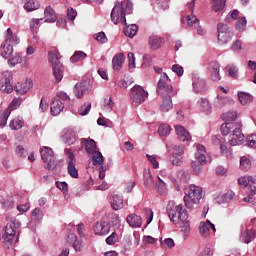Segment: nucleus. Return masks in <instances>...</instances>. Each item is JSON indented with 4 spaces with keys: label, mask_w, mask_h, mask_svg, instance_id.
I'll return each instance as SVG.
<instances>
[{
    "label": "nucleus",
    "mask_w": 256,
    "mask_h": 256,
    "mask_svg": "<svg viewBox=\"0 0 256 256\" xmlns=\"http://www.w3.org/2000/svg\"><path fill=\"white\" fill-rule=\"evenodd\" d=\"M197 106L199 108V111H201V113H204V115H211V113L213 112L211 102H209V99L207 98H200L197 101Z\"/></svg>",
    "instance_id": "nucleus-16"
},
{
    "label": "nucleus",
    "mask_w": 256,
    "mask_h": 256,
    "mask_svg": "<svg viewBox=\"0 0 256 256\" xmlns=\"http://www.w3.org/2000/svg\"><path fill=\"white\" fill-rule=\"evenodd\" d=\"M85 59H87V53H85L83 51H76L70 57L71 63H79V61H84Z\"/></svg>",
    "instance_id": "nucleus-39"
},
{
    "label": "nucleus",
    "mask_w": 256,
    "mask_h": 256,
    "mask_svg": "<svg viewBox=\"0 0 256 256\" xmlns=\"http://www.w3.org/2000/svg\"><path fill=\"white\" fill-rule=\"evenodd\" d=\"M240 169L241 171H249L251 169V160L246 156H242L240 159Z\"/></svg>",
    "instance_id": "nucleus-47"
},
{
    "label": "nucleus",
    "mask_w": 256,
    "mask_h": 256,
    "mask_svg": "<svg viewBox=\"0 0 256 256\" xmlns=\"http://www.w3.org/2000/svg\"><path fill=\"white\" fill-rule=\"evenodd\" d=\"M19 227H21V222L16 219L6 225L5 233L3 235L5 243H9L10 245L17 243L19 240V237L17 236V229H19Z\"/></svg>",
    "instance_id": "nucleus-7"
},
{
    "label": "nucleus",
    "mask_w": 256,
    "mask_h": 256,
    "mask_svg": "<svg viewBox=\"0 0 256 256\" xmlns=\"http://www.w3.org/2000/svg\"><path fill=\"white\" fill-rule=\"evenodd\" d=\"M236 31H239V33H243L245 29H247V18L240 17L236 22Z\"/></svg>",
    "instance_id": "nucleus-44"
},
{
    "label": "nucleus",
    "mask_w": 256,
    "mask_h": 256,
    "mask_svg": "<svg viewBox=\"0 0 256 256\" xmlns=\"http://www.w3.org/2000/svg\"><path fill=\"white\" fill-rule=\"evenodd\" d=\"M224 119L226 123H241V122H236L237 120V112L235 111H229L224 114Z\"/></svg>",
    "instance_id": "nucleus-48"
},
{
    "label": "nucleus",
    "mask_w": 256,
    "mask_h": 256,
    "mask_svg": "<svg viewBox=\"0 0 256 256\" xmlns=\"http://www.w3.org/2000/svg\"><path fill=\"white\" fill-rule=\"evenodd\" d=\"M43 211H41V209L39 208H35L33 211H32V214H31V219L32 221H35L36 223H41V221L43 220Z\"/></svg>",
    "instance_id": "nucleus-46"
},
{
    "label": "nucleus",
    "mask_w": 256,
    "mask_h": 256,
    "mask_svg": "<svg viewBox=\"0 0 256 256\" xmlns=\"http://www.w3.org/2000/svg\"><path fill=\"white\" fill-rule=\"evenodd\" d=\"M68 175L72 177V179H78L79 178V170H77V167H75V163H77V160H68Z\"/></svg>",
    "instance_id": "nucleus-30"
},
{
    "label": "nucleus",
    "mask_w": 256,
    "mask_h": 256,
    "mask_svg": "<svg viewBox=\"0 0 256 256\" xmlns=\"http://www.w3.org/2000/svg\"><path fill=\"white\" fill-rule=\"evenodd\" d=\"M161 97H165V95L170 96V97H175L177 95V90L173 89V85L171 84H166L164 85V89L162 90Z\"/></svg>",
    "instance_id": "nucleus-41"
},
{
    "label": "nucleus",
    "mask_w": 256,
    "mask_h": 256,
    "mask_svg": "<svg viewBox=\"0 0 256 256\" xmlns=\"http://www.w3.org/2000/svg\"><path fill=\"white\" fill-rule=\"evenodd\" d=\"M167 215L173 225L181 223V231L185 235H189L191 225L189 224V215L187 210L183 208V204L175 205L174 201H170L166 207Z\"/></svg>",
    "instance_id": "nucleus-1"
},
{
    "label": "nucleus",
    "mask_w": 256,
    "mask_h": 256,
    "mask_svg": "<svg viewBox=\"0 0 256 256\" xmlns=\"http://www.w3.org/2000/svg\"><path fill=\"white\" fill-rule=\"evenodd\" d=\"M13 55V45L7 42H2L0 46V56L3 59H9Z\"/></svg>",
    "instance_id": "nucleus-21"
},
{
    "label": "nucleus",
    "mask_w": 256,
    "mask_h": 256,
    "mask_svg": "<svg viewBox=\"0 0 256 256\" xmlns=\"http://www.w3.org/2000/svg\"><path fill=\"white\" fill-rule=\"evenodd\" d=\"M227 0H212V9L215 13H219L225 10V4Z\"/></svg>",
    "instance_id": "nucleus-37"
},
{
    "label": "nucleus",
    "mask_w": 256,
    "mask_h": 256,
    "mask_svg": "<svg viewBox=\"0 0 256 256\" xmlns=\"http://www.w3.org/2000/svg\"><path fill=\"white\" fill-rule=\"evenodd\" d=\"M127 223L130 225V227L139 228L141 225H143V220L141 219V216H138L137 214H130L126 218Z\"/></svg>",
    "instance_id": "nucleus-24"
},
{
    "label": "nucleus",
    "mask_w": 256,
    "mask_h": 256,
    "mask_svg": "<svg viewBox=\"0 0 256 256\" xmlns=\"http://www.w3.org/2000/svg\"><path fill=\"white\" fill-rule=\"evenodd\" d=\"M137 31H138V27L136 24H131L124 27V34L126 35V37H130L131 39L132 37L137 35Z\"/></svg>",
    "instance_id": "nucleus-40"
},
{
    "label": "nucleus",
    "mask_w": 256,
    "mask_h": 256,
    "mask_svg": "<svg viewBox=\"0 0 256 256\" xmlns=\"http://www.w3.org/2000/svg\"><path fill=\"white\" fill-rule=\"evenodd\" d=\"M229 77L232 79H239V68L233 64H228L226 66Z\"/></svg>",
    "instance_id": "nucleus-42"
},
{
    "label": "nucleus",
    "mask_w": 256,
    "mask_h": 256,
    "mask_svg": "<svg viewBox=\"0 0 256 256\" xmlns=\"http://www.w3.org/2000/svg\"><path fill=\"white\" fill-rule=\"evenodd\" d=\"M178 179L181 181V183H187L191 179V176L189 173L185 172V170H179L177 173Z\"/></svg>",
    "instance_id": "nucleus-53"
},
{
    "label": "nucleus",
    "mask_w": 256,
    "mask_h": 256,
    "mask_svg": "<svg viewBox=\"0 0 256 256\" xmlns=\"http://www.w3.org/2000/svg\"><path fill=\"white\" fill-rule=\"evenodd\" d=\"M93 229L95 235H98L99 237H105L106 235H109L111 231V222L102 219L95 223Z\"/></svg>",
    "instance_id": "nucleus-13"
},
{
    "label": "nucleus",
    "mask_w": 256,
    "mask_h": 256,
    "mask_svg": "<svg viewBox=\"0 0 256 256\" xmlns=\"http://www.w3.org/2000/svg\"><path fill=\"white\" fill-rule=\"evenodd\" d=\"M144 185L145 187H153V176L149 170L144 171Z\"/></svg>",
    "instance_id": "nucleus-51"
},
{
    "label": "nucleus",
    "mask_w": 256,
    "mask_h": 256,
    "mask_svg": "<svg viewBox=\"0 0 256 256\" xmlns=\"http://www.w3.org/2000/svg\"><path fill=\"white\" fill-rule=\"evenodd\" d=\"M49 55V63L52 65L53 75L57 81V83L63 80V64L59 59H61V55L59 52H52L48 53Z\"/></svg>",
    "instance_id": "nucleus-6"
},
{
    "label": "nucleus",
    "mask_w": 256,
    "mask_h": 256,
    "mask_svg": "<svg viewBox=\"0 0 256 256\" xmlns=\"http://www.w3.org/2000/svg\"><path fill=\"white\" fill-rule=\"evenodd\" d=\"M113 107H115V103H113V98H111V96H107L106 98H104L102 104L103 111L111 113V111H113Z\"/></svg>",
    "instance_id": "nucleus-36"
},
{
    "label": "nucleus",
    "mask_w": 256,
    "mask_h": 256,
    "mask_svg": "<svg viewBox=\"0 0 256 256\" xmlns=\"http://www.w3.org/2000/svg\"><path fill=\"white\" fill-rule=\"evenodd\" d=\"M172 71L173 73H176L178 77H183V73H185V70L183 69V67L178 64H174L172 66Z\"/></svg>",
    "instance_id": "nucleus-62"
},
{
    "label": "nucleus",
    "mask_w": 256,
    "mask_h": 256,
    "mask_svg": "<svg viewBox=\"0 0 256 256\" xmlns=\"http://www.w3.org/2000/svg\"><path fill=\"white\" fill-rule=\"evenodd\" d=\"M217 33H218V43L219 45H227L233 39L235 33L231 27L227 26L223 23H218L217 25Z\"/></svg>",
    "instance_id": "nucleus-9"
},
{
    "label": "nucleus",
    "mask_w": 256,
    "mask_h": 256,
    "mask_svg": "<svg viewBox=\"0 0 256 256\" xmlns=\"http://www.w3.org/2000/svg\"><path fill=\"white\" fill-rule=\"evenodd\" d=\"M238 98L242 105H249L253 101V96L245 92L238 93Z\"/></svg>",
    "instance_id": "nucleus-43"
},
{
    "label": "nucleus",
    "mask_w": 256,
    "mask_h": 256,
    "mask_svg": "<svg viewBox=\"0 0 256 256\" xmlns=\"http://www.w3.org/2000/svg\"><path fill=\"white\" fill-rule=\"evenodd\" d=\"M13 73L11 71H4L0 73V91L3 93H13Z\"/></svg>",
    "instance_id": "nucleus-12"
},
{
    "label": "nucleus",
    "mask_w": 256,
    "mask_h": 256,
    "mask_svg": "<svg viewBox=\"0 0 256 256\" xmlns=\"http://www.w3.org/2000/svg\"><path fill=\"white\" fill-rule=\"evenodd\" d=\"M163 97V101L161 104V111H163L164 113H167V111H171V109H173V100L171 99V97L173 96H162Z\"/></svg>",
    "instance_id": "nucleus-35"
},
{
    "label": "nucleus",
    "mask_w": 256,
    "mask_h": 256,
    "mask_svg": "<svg viewBox=\"0 0 256 256\" xmlns=\"http://www.w3.org/2000/svg\"><path fill=\"white\" fill-rule=\"evenodd\" d=\"M33 88V81L31 79H26L24 82H18L14 89L18 95H25V93L29 92L30 89Z\"/></svg>",
    "instance_id": "nucleus-15"
},
{
    "label": "nucleus",
    "mask_w": 256,
    "mask_h": 256,
    "mask_svg": "<svg viewBox=\"0 0 256 256\" xmlns=\"http://www.w3.org/2000/svg\"><path fill=\"white\" fill-rule=\"evenodd\" d=\"M193 89L195 93H200V95H203L205 91H207V82L205 79L198 78L196 81L193 82Z\"/></svg>",
    "instance_id": "nucleus-23"
},
{
    "label": "nucleus",
    "mask_w": 256,
    "mask_h": 256,
    "mask_svg": "<svg viewBox=\"0 0 256 256\" xmlns=\"http://www.w3.org/2000/svg\"><path fill=\"white\" fill-rule=\"evenodd\" d=\"M125 61V55L122 53L116 54L112 59V67L115 71H119L121 67H123V63Z\"/></svg>",
    "instance_id": "nucleus-29"
},
{
    "label": "nucleus",
    "mask_w": 256,
    "mask_h": 256,
    "mask_svg": "<svg viewBox=\"0 0 256 256\" xmlns=\"http://www.w3.org/2000/svg\"><path fill=\"white\" fill-rule=\"evenodd\" d=\"M247 145L252 149H256V134H252L247 138Z\"/></svg>",
    "instance_id": "nucleus-64"
},
{
    "label": "nucleus",
    "mask_w": 256,
    "mask_h": 256,
    "mask_svg": "<svg viewBox=\"0 0 256 256\" xmlns=\"http://www.w3.org/2000/svg\"><path fill=\"white\" fill-rule=\"evenodd\" d=\"M256 238V231L255 229H246L243 232V226H241V239L243 243L249 245Z\"/></svg>",
    "instance_id": "nucleus-20"
},
{
    "label": "nucleus",
    "mask_w": 256,
    "mask_h": 256,
    "mask_svg": "<svg viewBox=\"0 0 256 256\" xmlns=\"http://www.w3.org/2000/svg\"><path fill=\"white\" fill-rule=\"evenodd\" d=\"M89 111H91V102L85 103L79 110V115L85 116L89 115Z\"/></svg>",
    "instance_id": "nucleus-58"
},
{
    "label": "nucleus",
    "mask_w": 256,
    "mask_h": 256,
    "mask_svg": "<svg viewBox=\"0 0 256 256\" xmlns=\"http://www.w3.org/2000/svg\"><path fill=\"white\" fill-rule=\"evenodd\" d=\"M175 131L178 135L179 141H191V135L183 128L181 125H176L175 126Z\"/></svg>",
    "instance_id": "nucleus-27"
},
{
    "label": "nucleus",
    "mask_w": 256,
    "mask_h": 256,
    "mask_svg": "<svg viewBox=\"0 0 256 256\" xmlns=\"http://www.w3.org/2000/svg\"><path fill=\"white\" fill-rule=\"evenodd\" d=\"M248 183L252 195H256V176H248Z\"/></svg>",
    "instance_id": "nucleus-55"
},
{
    "label": "nucleus",
    "mask_w": 256,
    "mask_h": 256,
    "mask_svg": "<svg viewBox=\"0 0 256 256\" xmlns=\"http://www.w3.org/2000/svg\"><path fill=\"white\" fill-rule=\"evenodd\" d=\"M9 115H11L10 109L0 111V128H3L5 127V125H7V120L9 119Z\"/></svg>",
    "instance_id": "nucleus-45"
},
{
    "label": "nucleus",
    "mask_w": 256,
    "mask_h": 256,
    "mask_svg": "<svg viewBox=\"0 0 256 256\" xmlns=\"http://www.w3.org/2000/svg\"><path fill=\"white\" fill-rule=\"evenodd\" d=\"M93 39H95V41H97V43H100L101 45H103V44L107 43V41H109L105 32H98V33L94 34Z\"/></svg>",
    "instance_id": "nucleus-49"
},
{
    "label": "nucleus",
    "mask_w": 256,
    "mask_h": 256,
    "mask_svg": "<svg viewBox=\"0 0 256 256\" xmlns=\"http://www.w3.org/2000/svg\"><path fill=\"white\" fill-rule=\"evenodd\" d=\"M197 152L195 153V159L196 161L192 162V169L196 173V175H199L201 171H203V167L201 165H207V151L205 150V146L201 144H197L196 146Z\"/></svg>",
    "instance_id": "nucleus-8"
},
{
    "label": "nucleus",
    "mask_w": 256,
    "mask_h": 256,
    "mask_svg": "<svg viewBox=\"0 0 256 256\" xmlns=\"http://www.w3.org/2000/svg\"><path fill=\"white\" fill-rule=\"evenodd\" d=\"M187 22L190 27H194L195 29H197L198 35H203V28L199 26V18H197V16L188 15Z\"/></svg>",
    "instance_id": "nucleus-28"
},
{
    "label": "nucleus",
    "mask_w": 256,
    "mask_h": 256,
    "mask_svg": "<svg viewBox=\"0 0 256 256\" xmlns=\"http://www.w3.org/2000/svg\"><path fill=\"white\" fill-rule=\"evenodd\" d=\"M64 137L66 145H75V141H77V132L73 129H68Z\"/></svg>",
    "instance_id": "nucleus-31"
},
{
    "label": "nucleus",
    "mask_w": 256,
    "mask_h": 256,
    "mask_svg": "<svg viewBox=\"0 0 256 256\" xmlns=\"http://www.w3.org/2000/svg\"><path fill=\"white\" fill-rule=\"evenodd\" d=\"M103 154L99 151H96L93 153V157H92V163L95 167L100 165V169H99V179L103 180L105 179V173L107 171V168L105 166H103Z\"/></svg>",
    "instance_id": "nucleus-14"
},
{
    "label": "nucleus",
    "mask_w": 256,
    "mask_h": 256,
    "mask_svg": "<svg viewBox=\"0 0 256 256\" xmlns=\"http://www.w3.org/2000/svg\"><path fill=\"white\" fill-rule=\"evenodd\" d=\"M241 127H243V124L231 123V122H225L220 127V131H221L222 135H230L228 143L232 147L243 144L245 135L243 134Z\"/></svg>",
    "instance_id": "nucleus-2"
},
{
    "label": "nucleus",
    "mask_w": 256,
    "mask_h": 256,
    "mask_svg": "<svg viewBox=\"0 0 256 256\" xmlns=\"http://www.w3.org/2000/svg\"><path fill=\"white\" fill-rule=\"evenodd\" d=\"M41 21H43V18L41 19L34 18L30 21V29L32 32H35L36 29H39Z\"/></svg>",
    "instance_id": "nucleus-60"
},
{
    "label": "nucleus",
    "mask_w": 256,
    "mask_h": 256,
    "mask_svg": "<svg viewBox=\"0 0 256 256\" xmlns=\"http://www.w3.org/2000/svg\"><path fill=\"white\" fill-rule=\"evenodd\" d=\"M9 127L12 131H19V129L25 127V121H23V118L21 117L14 118L10 121Z\"/></svg>",
    "instance_id": "nucleus-33"
},
{
    "label": "nucleus",
    "mask_w": 256,
    "mask_h": 256,
    "mask_svg": "<svg viewBox=\"0 0 256 256\" xmlns=\"http://www.w3.org/2000/svg\"><path fill=\"white\" fill-rule=\"evenodd\" d=\"M147 97H149V92L145 91L140 85H135L131 88L130 99L133 105H141V103H145Z\"/></svg>",
    "instance_id": "nucleus-11"
},
{
    "label": "nucleus",
    "mask_w": 256,
    "mask_h": 256,
    "mask_svg": "<svg viewBox=\"0 0 256 256\" xmlns=\"http://www.w3.org/2000/svg\"><path fill=\"white\" fill-rule=\"evenodd\" d=\"M81 144L82 147H85L86 152L89 155H93V153L97 152V143L93 139H87V138H82L81 139Z\"/></svg>",
    "instance_id": "nucleus-19"
},
{
    "label": "nucleus",
    "mask_w": 256,
    "mask_h": 256,
    "mask_svg": "<svg viewBox=\"0 0 256 256\" xmlns=\"http://www.w3.org/2000/svg\"><path fill=\"white\" fill-rule=\"evenodd\" d=\"M67 243L68 245H72L73 249L76 252L83 251V244L81 243V241H79L76 234L70 233L67 237Z\"/></svg>",
    "instance_id": "nucleus-18"
},
{
    "label": "nucleus",
    "mask_w": 256,
    "mask_h": 256,
    "mask_svg": "<svg viewBox=\"0 0 256 256\" xmlns=\"http://www.w3.org/2000/svg\"><path fill=\"white\" fill-rule=\"evenodd\" d=\"M23 61L21 54L16 53L12 58L8 59V65L11 67H15V65H19Z\"/></svg>",
    "instance_id": "nucleus-52"
},
{
    "label": "nucleus",
    "mask_w": 256,
    "mask_h": 256,
    "mask_svg": "<svg viewBox=\"0 0 256 256\" xmlns=\"http://www.w3.org/2000/svg\"><path fill=\"white\" fill-rule=\"evenodd\" d=\"M199 231L202 237H209L210 227H208V225L205 224V222H201L199 226Z\"/></svg>",
    "instance_id": "nucleus-56"
},
{
    "label": "nucleus",
    "mask_w": 256,
    "mask_h": 256,
    "mask_svg": "<svg viewBox=\"0 0 256 256\" xmlns=\"http://www.w3.org/2000/svg\"><path fill=\"white\" fill-rule=\"evenodd\" d=\"M39 7H41V4H39V2L35 0H29L24 4V9L28 13H31V11H37Z\"/></svg>",
    "instance_id": "nucleus-38"
},
{
    "label": "nucleus",
    "mask_w": 256,
    "mask_h": 256,
    "mask_svg": "<svg viewBox=\"0 0 256 256\" xmlns=\"http://www.w3.org/2000/svg\"><path fill=\"white\" fill-rule=\"evenodd\" d=\"M87 82H79L74 86V95L77 99H81L87 93Z\"/></svg>",
    "instance_id": "nucleus-25"
},
{
    "label": "nucleus",
    "mask_w": 256,
    "mask_h": 256,
    "mask_svg": "<svg viewBox=\"0 0 256 256\" xmlns=\"http://www.w3.org/2000/svg\"><path fill=\"white\" fill-rule=\"evenodd\" d=\"M160 243L162 247H169V249H173V247H175V240H173V238H166L163 241V238H160Z\"/></svg>",
    "instance_id": "nucleus-57"
},
{
    "label": "nucleus",
    "mask_w": 256,
    "mask_h": 256,
    "mask_svg": "<svg viewBox=\"0 0 256 256\" xmlns=\"http://www.w3.org/2000/svg\"><path fill=\"white\" fill-rule=\"evenodd\" d=\"M71 105V98L65 92H58L56 97H54L50 104V111L52 115H59L65 107Z\"/></svg>",
    "instance_id": "nucleus-4"
},
{
    "label": "nucleus",
    "mask_w": 256,
    "mask_h": 256,
    "mask_svg": "<svg viewBox=\"0 0 256 256\" xmlns=\"http://www.w3.org/2000/svg\"><path fill=\"white\" fill-rule=\"evenodd\" d=\"M105 241L107 245H115L117 241H119V234H117V232H112Z\"/></svg>",
    "instance_id": "nucleus-54"
},
{
    "label": "nucleus",
    "mask_w": 256,
    "mask_h": 256,
    "mask_svg": "<svg viewBox=\"0 0 256 256\" xmlns=\"http://www.w3.org/2000/svg\"><path fill=\"white\" fill-rule=\"evenodd\" d=\"M4 42L7 43H13L14 45H19V38H17V35L11 34V35H6V38Z\"/></svg>",
    "instance_id": "nucleus-61"
},
{
    "label": "nucleus",
    "mask_w": 256,
    "mask_h": 256,
    "mask_svg": "<svg viewBox=\"0 0 256 256\" xmlns=\"http://www.w3.org/2000/svg\"><path fill=\"white\" fill-rule=\"evenodd\" d=\"M208 69L210 71L212 81H221V74L219 73L221 66L219 65V62H210Z\"/></svg>",
    "instance_id": "nucleus-17"
},
{
    "label": "nucleus",
    "mask_w": 256,
    "mask_h": 256,
    "mask_svg": "<svg viewBox=\"0 0 256 256\" xmlns=\"http://www.w3.org/2000/svg\"><path fill=\"white\" fill-rule=\"evenodd\" d=\"M44 19L45 23H55L57 21V14H55V10L51 6L45 8Z\"/></svg>",
    "instance_id": "nucleus-26"
},
{
    "label": "nucleus",
    "mask_w": 256,
    "mask_h": 256,
    "mask_svg": "<svg viewBox=\"0 0 256 256\" xmlns=\"http://www.w3.org/2000/svg\"><path fill=\"white\" fill-rule=\"evenodd\" d=\"M169 81V76L167 75V73H163L161 76H160V79L157 83V93L158 94H162L163 93V90L165 89V85H168V82Z\"/></svg>",
    "instance_id": "nucleus-34"
},
{
    "label": "nucleus",
    "mask_w": 256,
    "mask_h": 256,
    "mask_svg": "<svg viewBox=\"0 0 256 256\" xmlns=\"http://www.w3.org/2000/svg\"><path fill=\"white\" fill-rule=\"evenodd\" d=\"M172 164L176 167H180L183 164V156L172 154Z\"/></svg>",
    "instance_id": "nucleus-63"
},
{
    "label": "nucleus",
    "mask_w": 256,
    "mask_h": 256,
    "mask_svg": "<svg viewBox=\"0 0 256 256\" xmlns=\"http://www.w3.org/2000/svg\"><path fill=\"white\" fill-rule=\"evenodd\" d=\"M41 159L44 163H47L46 169L53 171L57 169V160L55 159V153L50 147L44 146L40 148Z\"/></svg>",
    "instance_id": "nucleus-10"
},
{
    "label": "nucleus",
    "mask_w": 256,
    "mask_h": 256,
    "mask_svg": "<svg viewBox=\"0 0 256 256\" xmlns=\"http://www.w3.org/2000/svg\"><path fill=\"white\" fill-rule=\"evenodd\" d=\"M171 133V126L167 124L160 125L158 128V134L160 137H167Z\"/></svg>",
    "instance_id": "nucleus-50"
},
{
    "label": "nucleus",
    "mask_w": 256,
    "mask_h": 256,
    "mask_svg": "<svg viewBox=\"0 0 256 256\" xmlns=\"http://www.w3.org/2000/svg\"><path fill=\"white\" fill-rule=\"evenodd\" d=\"M20 106H21V98H14L7 109H9L11 113V111H15V109H17V107H20Z\"/></svg>",
    "instance_id": "nucleus-59"
},
{
    "label": "nucleus",
    "mask_w": 256,
    "mask_h": 256,
    "mask_svg": "<svg viewBox=\"0 0 256 256\" xmlns=\"http://www.w3.org/2000/svg\"><path fill=\"white\" fill-rule=\"evenodd\" d=\"M148 45L153 51H157V49H161L163 45V38L158 35H152L149 37Z\"/></svg>",
    "instance_id": "nucleus-22"
},
{
    "label": "nucleus",
    "mask_w": 256,
    "mask_h": 256,
    "mask_svg": "<svg viewBox=\"0 0 256 256\" xmlns=\"http://www.w3.org/2000/svg\"><path fill=\"white\" fill-rule=\"evenodd\" d=\"M203 198V188L190 185L188 189V193L184 196V203L187 209H193V205H199V202Z\"/></svg>",
    "instance_id": "nucleus-5"
},
{
    "label": "nucleus",
    "mask_w": 256,
    "mask_h": 256,
    "mask_svg": "<svg viewBox=\"0 0 256 256\" xmlns=\"http://www.w3.org/2000/svg\"><path fill=\"white\" fill-rule=\"evenodd\" d=\"M131 13H133V3L131 0L116 2L110 14L111 21L114 25H117L119 21L122 25H127L126 16L131 15Z\"/></svg>",
    "instance_id": "nucleus-3"
},
{
    "label": "nucleus",
    "mask_w": 256,
    "mask_h": 256,
    "mask_svg": "<svg viewBox=\"0 0 256 256\" xmlns=\"http://www.w3.org/2000/svg\"><path fill=\"white\" fill-rule=\"evenodd\" d=\"M112 209H114V211H119V209H123V196L119 195V194H114L112 196Z\"/></svg>",
    "instance_id": "nucleus-32"
}]
</instances>
